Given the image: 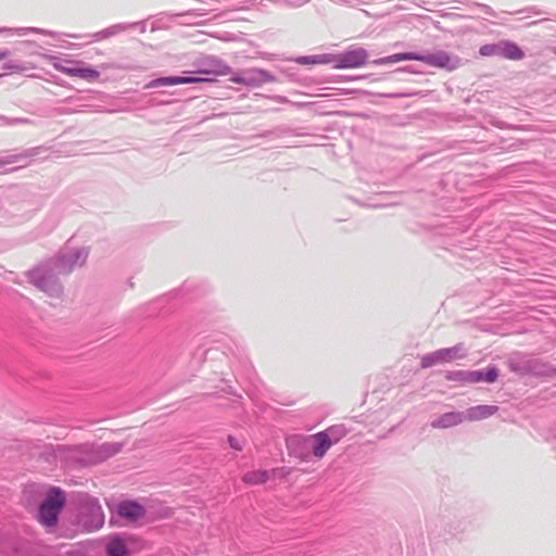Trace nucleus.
<instances>
[{
	"instance_id": "nucleus-1",
	"label": "nucleus",
	"mask_w": 556,
	"mask_h": 556,
	"mask_svg": "<svg viewBox=\"0 0 556 556\" xmlns=\"http://www.w3.org/2000/svg\"><path fill=\"white\" fill-rule=\"evenodd\" d=\"M346 434L343 428L330 427L311 435H298L288 440V444H296L295 451L302 462H309L313 457L321 459L330 447Z\"/></svg>"
},
{
	"instance_id": "nucleus-2",
	"label": "nucleus",
	"mask_w": 556,
	"mask_h": 556,
	"mask_svg": "<svg viewBox=\"0 0 556 556\" xmlns=\"http://www.w3.org/2000/svg\"><path fill=\"white\" fill-rule=\"evenodd\" d=\"M65 504V495L60 489H51L45 501L40 504L38 510L39 522L47 527H54L58 522L59 514Z\"/></svg>"
},
{
	"instance_id": "nucleus-3",
	"label": "nucleus",
	"mask_w": 556,
	"mask_h": 556,
	"mask_svg": "<svg viewBox=\"0 0 556 556\" xmlns=\"http://www.w3.org/2000/svg\"><path fill=\"white\" fill-rule=\"evenodd\" d=\"M333 59L334 68H356L366 64L368 53L364 48L355 47L342 53H333Z\"/></svg>"
},
{
	"instance_id": "nucleus-4",
	"label": "nucleus",
	"mask_w": 556,
	"mask_h": 556,
	"mask_svg": "<svg viewBox=\"0 0 556 556\" xmlns=\"http://www.w3.org/2000/svg\"><path fill=\"white\" fill-rule=\"evenodd\" d=\"M416 61H421L433 67L446 68L450 72L456 70L459 64V60L457 58L453 60L445 51H437L428 55L417 54Z\"/></svg>"
},
{
	"instance_id": "nucleus-5",
	"label": "nucleus",
	"mask_w": 556,
	"mask_h": 556,
	"mask_svg": "<svg viewBox=\"0 0 556 556\" xmlns=\"http://www.w3.org/2000/svg\"><path fill=\"white\" fill-rule=\"evenodd\" d=\"M104 549L108 556H129V538L119 534L110 535L105 541Z\"/></svg>"
},
{
	"instance_id": "nucleus-6",
	"label": "nucleus",
	"mask_w": 556,
	"mask_h": 556,
	"mask_svg": "<svg viewBox=\"0 0 556 556\" xmlns=\"http://www.w3.org/2000/svg\"><path fill=\"white\" fill-rule=\"evenodd\" d=\"M116 513L126 521L135 522L144 517L146 509L137 502L125 501L117 505Z\"/></svg>"
},
{
	"instance_id": "nucleus-7",
	"label": "nucleus",
	"mask_w": 556,
	"mask_h": 556,
	"mask_svg": "<svg viewBox=\"0 0 556 556\" xmlns=\"http://www.w3.org/2000/svg\"><path fill=\"white\" fill-rule=\"evenodd\" d=\"M456 375L459 376L464 382L468 383H477L481 381L492 383L497 379L498 371L495 367H490L485 372L482 370L458 371Z\"/></svg>"
},
{
	"instance_id": "nucleus-8",
	"label": "nucleus",
	"mask_w": 556,
	"mask_h": 556,
	"mask_svg": "<svg viewBox=\"0 0 556 556\" xmlns=\"http://www.w3.org/2000/svg\"><path fill=\"white\" fill-rule=\"evenodd\" d=\"M214 78H202V77H162L152 80L149 87H161V86H174L184 84H200V83H213Z\"/></svg>"
},
{
	"instance_id": "nucleus-9",
	"label": "nucleus",
	"mask_w": 556,
	"mask_h": 556,
	"mask_svg": "<svg viewBox=\"0 0 556 556\" xmlns=\"http://www.w3.org/2000/svg\"><path fill=\"white\" fill-rule=\"evenodd\" d=\"M54 68L67 76L79 77L87 80H94L100 75L96 70L87 67H70L62 64H54Z\"/></svg>"
},
{
	"instance_id": "nucleus-10",
	"label": "nucleus",
	"mask_w": 556,
	"mask_h": 556,
	"mask_svg": "<svg viewBox=\"0 0 556 556\" xmlns=\"http://www.w3.org/2000/svg\"><path fill=\"white\" fill-rule=\"evenodd\" d=\"M497 406L494 405H478L468 408L463 413L464 420L477 421L489 418L497 412Z\"/></svg>"
},
{
	"instance_id": "nucleus-11",
	"label": "nucleus",
	"mask_w": 556,
	"mask_h": 556,
	"mask_svg": "<svg viewBox=\"0 0 556 556\" xmlns=\"http://www.w3.org/2000/svg\"><path fill=\"white\" fill-rule=\"evenodd\" d=\"M267 80V74L261 70H251L247 72V76H232L230 81L249 87L257 86Z\"/></svg>"
},
{
	"instance_id": "nucleus-12",
	"label": "nucleus",
	"mask_w": 556,
	"mask_h": 556,
	"mask_svg": "<svg viewBox=\"0 0 556 556\" xmlns=\"http://www.w3.org/2000/svg\"><path fill=\"white\" fill-rule=\"evenodd\" d=\"M90 520L84 521L88 531L99 530L104 523V514L98 503L90 504L89 507Z\"/></svg>"
},
{
	"instance_id": "nucleus-13",
	"label": "nucleus",
	"mask_w": 556,
	"mask_h": 556,
	"mask_svg": "<svg viewBox=\"0 0 556 556\" xmlns=\"http://www.w3.org/2000/svg\"><path fill=\"white\" fill-rule=\"evenodd\" d=\"M464 421L463 413L450 412L441 415L431 422L433 428H450Z\"/></svg>"
},
{
	"instance_id": "nucleus-14",
	"label": "nucleus",
	"mask_w": 556,
	"mask_h": 556,
	"mask_svg": "<svg viewBox=\"0 0 556 556\" xmlns=\"http://www.w3.org/2000/svg\"><path fill=\"white\" fill-rule=\"evenodd\" d=\"M500 55L505 59L518 61L523 59V51L515 43L508 40L500 41Z\"/></svg>"
},
{
	"instance_id": "nucleus-15",
	"label": "nucleus",
	"mask_w": 556,
	"mask_h": 556,
	"mask_svg": "<svg viewBox=\"0 0 556 556\" xmlns=\"http://www.w3.org/2000/svg\"><path fill=\"white\" fill-rule=\"evenodd\" d=\"M333 53H324L316 55H305L296 59L299 64L303 65H319V64H332L333 65Z\"/></svg>"
},
{
	"instance_id": "nucleus-16",
	"label": "nucleus",
	"mask_w": 556,
	"mask_h": 556,
	"mask_svg": "<svg viewBox=\"0 0 556 556\" xmlns=\"http://www.w3.org/2000/svg\"><path fill=\"white\" fill-rule=\"evenodd\" d=\"M435 357L441 359L442 363H448L454 359L464 357V349L462 345H456L448 349H441L435 351Z\"/></svg>"
},
{
	"instance_id": "nucleus-17",
	"label": "nucleus",
	"mask_w": 556,
	"mask_h": 556,
	"mask_svg": "<svg viewBox=\"0 0 556 556\" xmlns=\"http://www.w3.org/2000/svg\"><path fill=\"white\" fill-rule=\"evenodd\" d=\"M269 479V472L266 470H252L243 475L242 481L250 485L265 483Z\"/></svg>"
},
{
	"instance_id": "nucleus-18",
	"label": "nucleus",
	"mask_w": 556,
	"mask_h": 556,
	"mask_svg": "<svg viewBox=\"0 0 556 556\" xmlns=\"http://www.w3.org/2000/svg\"><path fill=\"white\" fill-rule=\"evenodd\" d=\"M416 59H417L416 53H395V54L376 60V61H374V63L377 65H384V64L396 63V62H401V61L416 60Z\"/></svg>"
},
{
	"instance_id": "nucleus-19",
	"label": "nucleus",
	"mask_w": 556,
	"mask_h": 556,
	"mask_svg": "<svg viewBox=\"0 0 556 556\" xmlns=\"http://www.w3.org/2000/svg\"><path fill=\"white\" fill-rule=\"evenodd\" d=\"M121 451V445L117 443H103L98 447L99 456H97V462L105 460L106 458L115 455Z\"/></svg>"
},
{
	"instance_id": "nucleus-20",
	"label": "nucleus",
	"mask_w": 556,
	"mask_h": 556,
	"mask_svg": "<svg viewBox=\"0 0 556 556\" xmlns=\"http://www.w3.org/2000/svg\"><path fill=\"white\" fill-rule=\"evenodd\" d=\"M232 72L231 67L229 65H227L226 63L219 61V60H216L214 62V67L213 68H210V70H200L198 73L199 74H204V75H215V76H226L228 74H230Z\"/></svg>"
},
{
	"instance_id": "nucleus-21",
	"label": "nucleus",
	"mask_w": 556,
	"mask_h": 556,
	"mask_svg": "<svg viewBox=\"0 0 556 556\" xmlns=\"http://www.w3.org/2000/svg\"><path fill=\"white\" fill-rule=\"evenodd\" d=\"M479 53L482 56L500 55V42L482 46L479 50Z\"/></svg>"
},
{
	"instance_id": "nucleus-22",
	"label": "nucleus",
	"mask_w": 556,
	"mask_h": 556,
	"mask_svg": "<svg viewBox=\"0 0 556 556\" xmlns=\"http://www.w3.org/2000/svg\"><path fill=\"white\" fill-rule=\"evenodd\" d=\"M437 364H442V361L435 357V352L428 354L421 358V366L425 368Z\"/></svg>"
},
{
	"instance_id": "nucleus-23",
	"label": "nucleus",
	"mask_w": 556,
	"mask_h": 556,
	"mask_svg": "<svg viewBox=\"0 0 556 556\" xmlns=\"http://www.w3.org/2000/svg\"><path fill=\"white\" fill-rule=\"evenodd\" d=\"M36 285L45 292H49V291H51L52 287L54 286V281L50 277L42 278L41 281L36 282Z\"/></svg>"
},
{
	"instance_id": "nucleus-24",
	"label": "nucleus",
	"mask_w": 556,
	"mask_h": 556,
	"mask_svg": "<svg viewBox=\"0 0 556 556\" xmlns=\"http://www.w3.org/2000/svg\"><path fill=\"white\" fill-rule=\"evenodd\" d=\"M228 442H229V445L236 450V451H241L242 450V446L240 444V442L233 438V437H228Z\"/></svg>"
},
{
	"instance_id": "nucleus-25",
	"label": "nucleus",
	"mask_w": 556,
	"mask_h": 556,
	"mask_svg": "<svg viewBox=\"0 0 556 556\" xmlns=\"http://www.w3.org/2000/svg\"><path fill=\"white\" fill-rule=\"evenodd\" d=\"M5 68L13 70L16 72H22L24 70L23 67L16 65V64L7 65Z\"/></svg>"
},
{
	"instance_id": "nucleus-26",
	"label": "nucleus",
	"mask_w": 556,
	"mask_h": 556,
	"mask_svg": "<svg viewBox=\"0 0 556 556\" xmlns=\"http://www.w3.org/2000/svg\"><path fill=\"white\" fill-rule=\"evenodd\" d=\"M10 55L9 50H2L0 51V61L7 59Z\"/></svg>"
},
{
	"instance_id": "nucleus-27",
	"label": "nucleus",
	"mask_w": 556,
	"mask_h": 556,
	"mask_svg": "<svg viewBox=\"0 0 556 556\" xmlns=\"http://www.w3.org/2000/svg\"><path fill=\"white\" fill-rule=\"evenodd\" d=\"M554 52L556 53V47L554 48Z\"/></svg>"
}]
</instances>
